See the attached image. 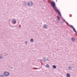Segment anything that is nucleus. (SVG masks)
<instances>
[{
	"mask_svg": "<svg viewBox=\"0 0 77 77\" xmlns=\"http://www.w3.org/2000/svg\"><path fill=\"white\" fill-rule=\"evenodd\" d=\"M3 59V56L2 54H0V59Z\"/></svg>",
	"mask_w": 77,
	"mask_h": 77,
	"instance_id": "4468645a",
	"label": "nucleus"
},
{
	"mask_svg": "<svg viewBox=\"0 0 77 77\" xmlns=\"http://www.w3.org/2000/svg\"><path fill=\"white\" fill-rule=\"evenodd\" d=\"M63 21H64V22H65V23H66V24H68V23L67 22H66V20H65V19H63Z\"/></svg>",
	"mask_w": 77,
	"mask_h": 77,
	"instance_id": "f8f14e48",
	"label": "nucleus"
},
{
	"mask_svg": "<svg viewBox=\"0 0 77 77\" xmlns=\"http://www.w3.org/2000/svg\"><path fill=\"white\" fill-rule=\"evenodd\" d=\"M12 23H13V24H15V23H17L16 20H15V19L13 20H12Z\"/></svg>",
	"mask_w": 77,
	"mask_h": 77,
	"instance_id": "39448f33",
	"label": "nucleus"
},
{
	"mask_svg": "<svg viewBox=\"0 0 77 77\" xmlns=\"http://www.w3.org/2000/svg\"><path fill=\"white\" fill-rule=\"evenodd\" d=\"M33 41H34L33 39L32 38L30 39V42H33Z\"/></svg>",
	"mask_w": 77,
	"mask_h": 77,
	"instance_id": "2eb2a0df",
	"label": "nucleus"
},
{
	"mask_svg": "<svg viewBox=\"0 0 77 77\" xmlns=\"http://www.w3.org/2000/svg\"><path fill=\"white\" fill-rule=\"evenodd\" d=\"M44 62H46V60H44Z\"/></svg>",
	"mask_w": 77,
	"mask_h": 77,
	"instance_id": "a878e982",
	"label": "nucleus"
},
{
	"mask_svg": "<svg viewBox=\"0 0 77 77\" xmlns=\"http://www.w3.org/2000/svg\"><path fill=\"white\" fill-rule=\"evenodd\" d=\"M56 21H57V23H59V22H59V21H58V20H57Z\"/></svg>",
	"mask_w": 77,
	"mask_h": 77,
	"instance_id": "412c9836",
	"label": "nucleus"
},
{
	"mask_svg": "<svg viewBox=\"0 0 77 77\" xmlns=\"http://www.w3.org/2000/svg\"><path fill=\"white\" fill-rule=\"evenodd\" d=\"M71 15V16H70V17H72V15H71V14H70Z\"/></svg>",
	"mask_w": 77,
	"mask_h": 77,
	"instance_id": "cd10ccee",
	"label": "nucleus"
},
{
	"mask_svg": "<svg viewBox=\"0 0 77 77\" xmlns=\"http://www.w3.org/2000/svg\"><path fill=\"white\" fill-rule=\"evenodd\" d=\"M50 3L55 11H57L58 12V14L59 15L60 17H62V15H61V13H60V11L58 9H57V8L55 2H54V1H52Z\"/></svg>",
	"mask_w": 77,
	"mask_h": 77,
	"instance_id": "f257e3e1",
	"label": "nucleus"
},
{
	"mask_svg": "<svg viewBox=\"0 0 77 77\" xmlns=\"http://www.w3.org/2000/svg\"><path fill=\"white\" fill-rule=\"evenodd\" d=\"M43 28L44 29H47V25L45 24H44L43 25Z\"/></svg>",
	"mask_w": 77,
	"mask_h": 77,
	"instance_id": "423d86ee",
	"label": "nucleus"
},
{
	"mask_svg": "<svg viewBox=\"0 0 77 77\" xmlns=\"http://www.w3.org/2000/svg\"><path fill=\"white\" fill-rule=\"evenodd\" d=\"M19 27H21V25H19Z\"/></svg>",
	"mask_w": 77,
	"mask_h": 77,
	"instance_id": "b1692460",
	"label": "nucleus"
},
{
	"mask_svg": "<svg viewBox=\"0 0 77 77\" xmlns=\"http://www.w3.org/2000/svg\"><path fill=\"white\" fill-rule=\"evenodd\" d=\"M11 27H15V26H11Z\"/></svg>",
	"mask_w": 77,
	"mask_h": 77,
	"instance_id": "4be33fe9",
	"label": "nucleus"
},
{
	"mask_svg": "<svg viewBox=\"0 0 77 77\" xmlns=\"http://www.w3.org/2000/svg\"><path fill=\"white\" fill-rule=\"evenodd\" d=\"M33 69H38V68H33Z\"/></svg>",
	"mask_w": 77,
	"mask_h": 77,
	"instance_id": "6ab92c4d",
	"label": "nucleus"
},
{
	"mask_svg": "<svg viewBox=\"0 0 77 77\" xmlns=\"http://www.w3.org/2000/svg\"><path fill=\"white\" fill-rule=\"evenodd\" d=\"M71 40L72 41L74 42L75 41V38H74V37H72Z\"/></svg>",
	"mask_w": 77,
	"mask_h": 77,
	"instance_id": "9d476101",
	"label": "nucleus"
},
{
	"mask_svg": "<svg viewBox=\"0 0 77 77\" xmlns=\"http://www.w3.org/2000/svg\"><path fill=\"white\" fill-rule=\"evenodd\" d=\"M61 23H62V24H63V21H61Z\"/></svg>",
	"mask_w": 77,
	"mask_h": 77,
	"instance_id": "5701e85b",
	"label": "nucleus"
},
{
	"mask_svg": "<svg viewBox=\"0 0 77 77\" xmlns=\"http://www.w3.org/2000/svg\"><path fill=\"white\" fill-rule=\"evenodd\" d=\"M43 59H45V57H44V58H43Z\"/></svg>",
	"mask_w": 77,
	"mask_h": 77,
	"instance_id": "393cba45",
	"label": "nucleus"
},
{
	"mask_svg": "<svg viewBox=\"0 0 77 77\" xmlns=\"http://www.w3.org/2000/svg\"><path fill=\"white\" fill-rule=\"evenodd\" d=\"M4 75H0V77H4Z\"/></svg>",
	"mask_w": 77,
	"mask_h": 77,
	"instance_id": "f3484780",
	"label": "nucleus"
},
{
	"mask_svg": "<svg viewBox=\"0 0 77 77\" xmlns=\"http://www.w3.org/2000/svg\"><path fill=\"white\" fill-rule=\"evenodd\" d=\"M52 67L54 69H56V66L55 65H53Z\"/></svg>",
	"mask_w": 77,
	"mask_h": 77,
	"instance_id": "9b49d317",
	"label": "nucleus"
},
{
	"mask_svg": "<svg viewBox=\"0 0 77 77\" xmlns=\"http://www.w3.org/2000/svg\"><path fill=\"white\" fill-rule=\"evenodd\" d=\"M43 1H44V2H45V0H43Z\"/></svg>",
	"mask_w": 77,
	"mask_h": 77,
	"instance_id": "bb28decb",
	"label": "nucleus"
},
{
	"mask_svg": "<svg viewBox=\"0 0 77 77\" xmlns=\"http://www.w3.org/2000/svg\"><path fill=\"white\" fill-rule=\"evenodd\" d=\"M69 27L71 28H72L73 29V30L76 33H77V31L75 30V29L74 28V27L72 25H69Z\"/></svg>",
	"mask_w": 77,
	"mask_h": 77,
	"instance_id": "7ed1b4c3",
	"label": "nucleus"
},
{
	"mask_svg": "<svg viewBox=\"0 0 77 77\" xmlns=\"http://www.w3.org/2000/svg\"><path fill=\"white\" fill-rule=\"evenodd\" d=\"M5 56H6V55H5Z\"/></svg>",
	"mask_w": 77,
	"mask_h": 77,
	"instance_id": "7c9ffc66",
	"label": "nucleus"
},
{
	"mask_svg": "<svg viewBox=\"0 0 77 77\" xmlns=\"http://www.w3.org/2000/svg\"><path fill=\"white\" fill-rule=\"evenodd\" d=\"M4 75L6 77L9 76V72H8L5 71L4 73Z\"/></svg>",
	"mask_w": 77,
	"mask_h": 77,
	"instance_id": "f03ea898",
	"label": "nucleus"
},
{
	"mask_svg": "<svg viewBox=\"0 0 77 77\" xmlns=\"http://www.w3.org/2000/svg\"><path fill=\"white\" fill-rule=\"evenodd\" d=\"M57 18L58 19V20H60V17H59V16H57Z\"/></svg>",
	"mask_w": 77,
	"mask_h": 77,
	"instance_id": "dca6fc26",
	"label": "nucleus"
},
{
	"mask_svg": "<svg viewBox=\"0 0 77 77\" xmlns=\"http://www.w3.org/2000/svg\"><path fill=\"white\" fill-rule=\"evenodd\" d=\"M45 60H46V61H49V60L47 59H45Z\"/></svg>",
	"mask_w": 77,
	"mask_h": 77,
	"instance_id": "a211bd4d",
	"label": "nucleus"
},
{
	"mask_svg": "<svg viewBox=\"0 0 77 77\" xmlns=\"http://www.w3.org/2000/svg\"><path fill=\"white\" fill-rule=\"evenodd\" d=\"M28 5L29 7L32 6H33V2L32 1L28 2Z\"/></svg>",
	"mask_w": 77,
	"mask_h": 77,
	"instance_id": "20e7f679",
	"label": "nucleus"
},
{
	"mask_svg": "<svg viewBox=\"0 0 77 77\" xmlns=\"http://www.w3.org/2000/svg\"><path fill=\"white\" fill-rule=\"evenodd\" d=\"M38 69H40V68H38Z\"/></svg>",
	"mask_w": 77,
	"mask_h": 77,
	"instance_id": "c756f323",
	"label": "nucleus"
},
{
	"mask_svg": "<svg viewBox=\"0 0 77 77\" xmlns=\"http://www.w3.org/2000/svg\"><path fill=\"white\" fill-rule=\"evenodd\" d=\"M25 44H26V45L27 44V41H25Z\"/></svg>",
	"mask_w": 77,
	"mask_h": 77,
	"instance_id": "aec40b11",
	"label": "nucleus"
},
{
	"mask_svg": "<svg viewBox=\"0 0 77 77\" xmlns=\"http://www.w3.org/2000/svg\"><path fill=\"white\" fill-rule=\"evenodd\" d=\"M72 68L71 67V66H69L68 67V69H69V70H71V69H72Z\"/></svg>",
	"mask_w": 77,
	"mask_h": 77,
	"instance_id": "1a4fd4ad",
	"label": "nucleus"
},
{
	"mask_svg": "<svg viewBox=\"0 0 77 77\" xmlns=\"http://www.w3.org/2000/svg\"><path fill=\"white\" fill-rule=\"evenodd\" d=\"M7 54V55H8V54Z\"/></svg>",
	"mask_w": 77,
	"mask_h": 77,
	"instance_id": "c85d7f7f",
	"label": "nucleus"
},
{
	"mask_svg": "<svg viewBox=\"0 0 77 77\" xmlns=\"http://www.w3.org/2000/svg\"><path fill=\"white\" fill-rule=\"evenodd\" d=\"M46 66V67H47L48 68H50V66H49V65H48V64H47Z\"/></svg>",
	"mask_w": 77,
	"mask_h": 77,
	"instance_id": "ddd939ff",
	"label": "nucleus"
},
{
	"mask_svg": "<svg viewBox=\"0 0 77 77\" xmlns=\"http://www.w3.org/2000/svg\"><path fill=\"white\" fill-rule=\"evenodd\" d=\"M24 3H23V5L24 6H27V3H26V2H24Z\"/></svg>",
	"mask_w": 77,
	"mask_h": 77,
	"instance_id": "0eeeda50",
	"label": "nucleus"
},
{
	"mask_svg": "<svg viewBox=\"0 0 77 77\" xmlns=\"http://www.w3.org/2000/svg\"><path fill=\"white\" fill-rule=\"evenodd\" d=\"M66 75L67 77H69L70 76V74L68 73L66 74Z\"/></svg>",
	"mask_w": 77,
	"mask_h": 77,
	"instance_id": "6e6552de",
	"label": "nucleus"
}]
</instances>
